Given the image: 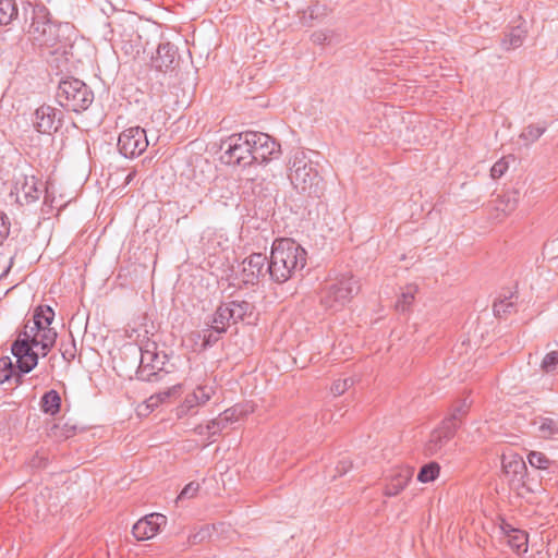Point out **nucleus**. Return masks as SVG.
I'll return each instance as SVG.
<instances>
[{"mask_svg": "<svg viewBox=\"0 0 558 558\" xmlns=\"http://www.w3.org/2000/svg\"><path fill=\"white\" fill-rule=\"evenodd\" d=\"M167 523V518L160 513H150L140 519L132 529V533L137 541L153 538L160 530V526Z\"/></svg>", "mask_w": 558, "mask_h": 558, "instance_id": "obj_14", "label": "nucleus"}, {"mask_svg": "<svg viewBox=\"0 0 558 558\" xmlns=\"http://www.w3.org/2000/svg\"><path fill=\"white\" fill-rule=\"evenodd\" d=\"M254 311L255 306L245 300L226 301L216 308L209 324L216 333L223 335L231 325L251 318Z\"/></svg>", "mask_w": 558, "mask_h": 558, "instance_id": "obj_6", "label": "nucleus"}, {"mask_svg": "<svg viewBox=\"0 0 558 558\" xmlns=\"http://www.w3.org/2000/svg\"><path fill=\"white\" fill-rule=\"evenodd\" d=\"M248 131L239 134H232L228 140L222 142L221 148H225L222 159L226 163L239 166H250L253 163L252 148Z\"/></svg>", "mask_w": 558, "mask_h": 558, "instance_id": "obj_7", "label": "nucleus"}, {"mask_svg": "<svg viewBox=\"0 0 558 558\" xmlns=\"http://www.w3.org/2000/svg\"><path fill=\"white\" fill-rule=\"evenodd\" d=\"M23 13L25 16V21L29 20L28 34L31 35V31H35L38 27V31L46 28V25H50L53 22L50 19V13L48 9L44 4H32L27 3L23 7Z\"/></svg>", "mask_w": 558, "mask_h": 558, "instance_id": "obj_15", "label": "nucleus"}, {"mask_svg": "<svg viewBox=\"0 0 558 558\" xmlns=\"http://www.w3.org/2000/svg\"><path fill=\"white\" fill-rule=\"evenodd\" d=\"M39 405L40 410L44 413L49 415H56L57 413H59L61 408L60 393L54 389L45 392L40 398Z\"/></svg>", "mask_w": 558, "mask_h": 558, "instance_id": "obj_24", "label": "nucleus"}, {"mask_svg": "<svg viewBox=\"0 0 558 558\" xmlns=\"http://www.w3.org/2000/svg\"><path fill=\"white\" fill-rule=\"evenodd\" d=\"M202 332V350H206L207 348L215 345L221 337V335H218L216 331H214V329L210 327V324H208V328L204 329Z\"/></svg>", "mask_w": 558, "mask_h": 558, "instance_id": "obj_36", "label": "nucleus"}, {"mask_svg": "<svg viewBox=\"0 0 558 558\" xmlns=\"http://www.w3.org/2000/svg\"><path fill=\"white\" fill-rule=\"evenodd\" d=\"M471 408V401L466 398L462 400H458L452 407L450 414L445 417L442 421H449V425H454L457 429L461 426L464 417L469 413Z\"/></svg>", "mask_w": 558, "mask_h": 558, "instance_id": "obj_23", "label": "nucleus"}, {"mask_svg": "<svg viewBox=\"0 0 558 558\" xmlns=\"http://www.w3.org/2000/svg\"><path fill=\"white\" fill-rule=\"evenodd\" d=\"M546 129V125L530 124L520 134V138L526 143H534L545 133Z\"/></svg>", "mask_w": 558, "mask_h": 558, "instance_id": "obj_32", "label": "nucleus"}, {"mask_svg": "<svg viewBox=\"0 0 558 558\" xmlns=\"http://www.w3.org/2000/svg\"><path fill=\"white\" fill-rule=\"evenodd\" d=\"M179 60L177 47L171 43H161L157 47L156 54L151 57V66L159 72L167 73L178 66Z\"/></svg>", "mask_w": 558, "mask_h": 558, "instance_id": "obj_13", "label": "nucleus"}, {"mask_svg": "<svg viewBox=\"0 0 558 558\" xmlns=\"http://www.w3.org/2000/svg\"><path fill=\"white\" fill-rule=\"evenodd\" d=\"M352 468V463L347 460H342L337 465V471L339 475L345 474Z\"/></svg>", "mask_w": 558, "mask_h": 558, "instance_id": "obj_45", "label": "nucleus"}, {"mask_svg": "<svg viewBox=\"0 0 558 558\" xmlns=\"http://www.w3.org/2000/svg\"><path fill=\"white\" fill-rule=\"evenodd\" d=\"M534 424L537 425V429L543 438H551L558 434V422L551 417H539Z\"/></svg>", "mask_w": 558, "mask_h": 558, "instance_id": "obj_30", "label": "nucleus"}, {"mask_svg": "<svg viewBox=\"0 0 558 558\" xmlns=\"http://www.w3.org/2000/svg\"><path fill=\"white\" fill-rule=\"evenodd\" d=\"M60 31L61 26L52 23L50 25H46V28L44 27L40 31H38V27L35 31H31V37L34 44L39 47L51 49V54L61 53L66 57L69 48H72V46L61 38Z\"/></svg>", "mask_w": 558, "mask_h": 558, "instance_id": "obj_8", "label": "nucleus"}, {"mask_svg": "<svg viewBox=\"0 0 558 558\" xmlns=\"http://www.w3.org/2000/svg\"><path fill=\"white\" fill-rule=\"evenodd\" d=\"M78 427L70 421L59 420L53 422L47 429L49 438L56 441L66 440L77 434Z\"/></svg>", "mask_w": 558, "mask_h": 558, "instance_id": "obj_20", "label": "nucleus"}, {"mask_svg": "<svg viewBox=\"0 0 558 558\" xmlns=\"http://www.w3.org/2000/svg\"><path fill=\"white\" fill-rule=\"evenodd\" d=\"M135 177H136V171H135V170L131 171V172L126 175V178H125V184L131 183Z\"/></svg>", "mask_w": 558, "mask_h": 558, "instance_id": "obj_47", "label": "nucleus"}, {"mask_svg": "<svg viewBox=\"0 0 558 558\" xmlns=\"http://www.w3.org/2000/svg\"><path fill=\"white\" fill-rule=\"evenodd\" d=\"M70 338L71 339L68 342L62 341L61 342V347H60V352L62 354V357L66 362L73 361L75 359V355H76L75 340L72 337V335L70 336Z\"/></svg>", "mask_w": 558, "mask_h": 558, "instance_id": "obj_35", "label": "nucleus"}, {"mask_svg": "<svg viewBox=\"0 0 558 558\" xmlns=\"http://www.w3.org/2000/svg\"><path fill=\"white\" fill-rule=\"evenodd\" d=\"M413 476V470L410 468H402L396 471L386 485L384 494L388 497L397 496L400 494L408 485L410 480Z\"/></svg>", "mask_w": 558, "mask_h": 558, "instance_id": "obj_19", "label": "nucleus"}, {"mask_svg": "<svg viewBox=\"0 0 558 558\" xmlns=\"http://www.w3.org/2000/svg\"><path fill=\"white\" fill-rule=\"evenodd\" d=\"M56 99L64 109L78 113L93 104L94 93L83 81L68 77L59 83Z\"/></svg>", "mask_w": 558, "mask_h": 558, "instance_id": "obj_4", "label": "nucleus"}, {"mask_svg": "<svg viewBox=\"0 0 558 558\" xmlns=\"http://www.w3.org/2000/svg\"><path fill=\"white\" fill-rule=\"evenodd\" d=\"M62 113L56 108L43 105L34 113L33 125L38 133L50 134L61 124Z\"/></svg>", "mask_w": 558, "mask_h": 558, "instance_id": "obj_11", "label": "nucleus"}, {"mask_svg": "<svg viewBox=\"0 0 558 558\" xmlns=\"http://www.w3.org/2000/svg\"><path fill=\"white\" fill-rule=\"evenodd\" d=\"M527 461L532 468L543 471H548L556 466L555 461L541 451H530L527 453Z\"/></svg>", "mask_w": 558, "mask_h": 558, "instance_id": "obj_29", "label": "nucleus"}, {"mask_svg": "<svg viewBox=\"0 0 558 558\" xmlns=\"http://www.w3.org/2000/svg\"><path fill=\"white\" fill-rule=\"evenodd\" d=\"M24 372L13 364L11 357H0V384H8L10 388H15L22 385Z\"/></svg>", "mask_w": 558, "mask_h": 558, "instance_id": "obj_18", "label": "nucleus"}, {"mask_svg": "<svg viewBox=\"0 0 558 558\" xmlns=\"http://www.w3.org/2000/svg\"><path fill=\"white\" fill-rule=\"evenodd\" d=\"M214 392H215V390H214L213 386H208V385L197 386L196 389L192 393L186 395L184 402L182 404V409L190 411L193 408L205 404L207 401L210 400Z\"/></svg>", "mask_w": 558, "mask_h": 558, "instance_id": "obj_21", "label": "nucleus"}, {"mask_svg": "<svg viewBox=\"0 0 558 558\" xmlns=\"http://www.w3.org/2000/svg\"><path fill=\"white\" fill-rule=\"evenodd\" d=\"M253 163H264L280 154V145L268 134L248 131Z\"/></svg>", "mask_w": 558, "mask_h": 558, "instance_id": "obj_10", "label": "nucleus"}, {"mask_svg": "<svg viewBox=\"0 0 558 558\" xmlns=\"http://www.w3.org/2000/svg\"><path fill=\"white\" fill-rule=\"evenodd\" d=\"M449 421H441L429 436L425 445V453L427 456H436L442 451L447 444L454 437L457 428L454 425H449Z\"/></svg>", "mask_w": 558, "mask_h": 558, "instance_id": "obj_12", "label": "nucleus"}, {"mask_svg": "<svg viewBox=\"0 0 558 558\" xmlns=\"http://www.w3.org/2000/svg\"><path fill=\"white\" fill-rule=\"evenodd\" d=\"M508 162L506 161L505 158H501L499 159L498 161H496L492 169H490V175L493 179H499L501 178L506 171L508 170Z\"/></svg>", "mask_w": 558, "mask_h": 558, "instance_id": "obj_40", "label": "nucleus"}, {"mask_svg": "<svg viewBox=\"0 0 558 558\" xmlns=\"http://www.w3.org/2000/svg\"><path fill=\"white\" fill-rule=\"evenodd\" d=\"M519 203V192L509 191L499 196L496 202V210L501 213L504 217L510 215L515 210Z\"/></svg>", "mask_w": 558, "mask_h": 558, "instance_id": "obj_25", "label": "nucleus"}, {"mask_svg": "<svg viewBox=\"0 0 558 558\" xmlns=\"http://www.w3.org/2000/svg\"><path fill=\"white\" fill-rule=\"evenodd\" d=\"M525 35L526 32L520 26L511 28L501 40L502 48L510 50L520 47L524 41Z\"/></svg>", "mask_w": 558, "mask_h": 558, "instance_id": "obj_27", "label": "nucleus"}, {"mask_svg": "<svg viewBox=\"0 0 558 558\" xmlns=\"http://www.w3.org/2000/svg\"><path fill=\"white\" fill-rule=\"evenodd\" d=\"M359 280L352 275H342L326 283L320 294L322 305L331 311H339L360 291Z\"/></svg>", "mask_w": 558, "mask_h": 558, "instance_id": "obj_5", "label": "nucleus"}, {"mask_svg": "<svg viewBox=\"0 0 558 558\" xmlns=\"http://www.w3.org/2000/svg\"><path fill=\"white\" fill-rule=\"evenodd\" d=\"M289 179L295 191L306 197H319L324 192L323 178L304 153L294 155Z\"/></svg>", "mask_w": 558, "mask_h": 558, "instance_id": "obj_3", "label": "nucleus"}, {"mask_svg": "<svg viewBox=\"0 0 558 558\" xmlns=\"http://www.w3.org/2000/svg\"><path fill=\"white\" fill-rule=\"evenodd\" d=\"M440 466L437 462H429L423 465L417 474V480L422 483L435 481L439 475Z\"/></svg>", "mask_w": 558, "mask_h": 558, "instance_id": "obj_31", "label": "nucleus"}, {"mask_svg": "<svg viewBox=\"0 0 558 558\" xmlns=\"http://www.w3.org/2000/svg\"><path fill=\"white\" fill-rule=\"evenodd\" d=\"M144 373H145V369H142V371L140 372V376H141V378L146 379V380H148V381L158 380V379H160V378H161V376L163 375V373H162V369H161V368H158V371H157V372H153V373L148 374L147 376H145V375H144Z\"/></svg>", "mask_w": 558, "mask_h": 558, "instance_id": "obj_44", "label": "nucleus"}, {"mask_svg": "<svg viewBox=\"0 0 558 558\" xmlns=\"http://www.w3.org/2000/svg\"><path fill=\"white\" fill-rule=\"evenodd\" d=\"M208 536H209V529L204 527V529H201L198 532L190 535L189 542H190V544L195 545V544L203 542Z\"/></svg>", "mask_w": 558, "mask_h": 558, "instance_id": "obj_43", "label": "nucleus"}, {"mask_svg": "<svg viewBox=\"0 0 558 558\" xmlns=\"http://www.w3.org/2000/svg\"><path fill=\"white\" fill-rule=\"evenodd\" d=\"M19 15L15 0H0V25H8Z\"/></svg>", "mask_w": 558, "mask_h": 558, "instance_id": "obj_28", "label": "nucleus"}, {"mask_svg": "<svg viewBox=\"0 0 558 558\" xmlns=\"http://www.w3.org/2000/svg\"><path fill=\"white\" fill-rule=\"evenodd\" d=\"M16 185L27 204L39 198L43 183L35 175H24L23 182H16Z\"/></svg>", "mask_w": 558, "mask_h": 558, "instance_id": "obj_22", "label": "nucleus"}, {"mask_svg": "<svg viewBox=\"0 0 558 558\" xmlns=\"http://www.w3.org/2000/svg\"><path fill=\"white\" fill-rule=\"evenodd\" d=\"M227 413H228V411H225V415H227ZM227 421H228V416H225L223 418H219V420H213L207 425L209 433L215 435L218 432H220L226 426Z\"/></svg>", "mask_w": 558, "mask_h": 558, "instance_id": "obj_42", "label": "nucleus"}, {"mask_svg": "<svg viewBox=\"0 0 558 558\" xmlns=\"http://www.w3.org/2000/svg\"><path fill=\"white\" fill-rule=\"evenodd\" d=\"M155 404H157V400L155 401V397H150V398L148 399V407H153V405H155Z\"/></svg>", "mask_w": 558, "mask_h": 558, "instance_id": "obj_48", "label": "nucleus"}, {"mask_svg": "<svg viewBox=\"0 0 558 558\" xmlns=\"http://www.w3.org/2000/svg\"><path fill=\"white\" fill-rule=\"evenodd\" d=\"M149 145L146 131L141 126L124 130L118 138L119 151L126 158L142 155Z\"/></svg>", "mask_w": 558, "mask_h": 558, "instance_id": "obj_9", "label": "nucleus"}, {"mask_svg": "<svg viewBox=\"0 0 558 558\" xmlns=\"http://www.w3.org/2000/svg\"><path fill=\"white\" fill-rule=\"evenodd\" d=\"M558 365V351L547 353L541 364V368L546 373H551Z\"/></svg>", "mask_w": 558, "mask_h": 558, "instance_id": "obj_37", "label": "nucleus"}, {"mask_svg": "<svg viewBox=\"0 0 558 558\" xmlns=\"http://www.w3.org/2000/svg\"><path fill=\"white\" fill-rule=\"evenodd\" d=\"M267 263L266 255L262 253H254L243 260V274L246 282H253L259 277H264L267 271L265 268Z\"/></svg>", "mask_w": 558, "mask_h": 558, "instance_id": "obj_17", "label": "nucleus"}, {"mask_svg": "<svg viewBox=\"0 0 558 558\" xmlns=\"http://www.w3.org/2000/svg\"><path fill=\"white\" fill-rule=\"evenodd\" d=\"M417 291H418L417 286L408 284L404 288V290L402 291L398 301L396 302V310L400 313H405V312L410 311Z\"/></svg>", "mask_w": 558, "mask_h": 558, "instance_id": "obj_26", "label": "nucleus"}, {"mask_svg": "<svg viewBox=\"0 0 558 558\" xmlns=\"http://www.w3.org/2000/svg\"><path fill=\"white\" fill-rule=\"evenodd\" d=\"M53 319V310L49 305H39L12 343V354L24 373L34 369L39 355L46 356L54 345L58 333L51 327Z\"/></svg>", "mask_w": 558, "mask_h": 558, "instance_id": "obj_1", "label": "nucleus"}, {"mask_svg": "<svg viewBox=\"0 0 558 558\" xmlns=\"http://www.w3.org/2000/svg\"><path fill=\"white\" fill-rule=\"evenodd\" d=\"M353 384H354V379L351 378V377L343 378V379H338V380L333 381V384L331 385V392L335 396H341L351 386H353Z\"/></svg>", "mask_w": 558, "mask_h": 558, "instance_id": "obj_38", "label": "nucleus"}, {"mask_svg": "<svg viewBox=\"0 0 558 558\" xmlns=\"http://www.w3.org/2000/svg\"><path fill=\"white\" fill-rule=\"evenodd\" d=\"M306 259V251L293 239H276L267 265L268 275L275 282L283 283L305 267Z\"/></svg>", "mask_w": 558, "mask_h": 558, "instance_id": "obj_2", "label": "nucleus"}, {"mask_svg": "<svg viewBox=\"0 0 558 558\" xmlns=\"http://www.w3.org/2000/svg\"><path fill=\"white\" fill-rule=\"evenodd\" d=\"M513 295L511 294L509 298L506 296L505 299H501L494 303L493 310L495 316L502 317L511 312V310L514 306V303L511 301Z\"/></svg>", "mask_w": 558, "mask_h": 558, "instance_id": "obj_34", "label": "nucleus"}, {"mask_svg": "<svg viewBox=\"0 0 558 558\" xmlns=\"http://www.w3.org/2000/svg\"><path fill=\"white\" fill-rule=\"evenodd\" d=\"M199 483L197 482H190L185 487L181 490L180 495L178 496L177 501H181L183 499H191L195 497L199 490Z\"/></svg>", "mask_w": 558, "mask_h": 558, "instance_id": "obj_39", "label": "nucleus"}, {"mask_svg": "<svg viewBox=\"0 0 558 558\" xmlns=\"http://www.w3.org/2000/svg\"><path fill=\"white\" fill-rule=\"evenodd\" d=\"M509 544L517 551L525 553L527 550V535L520 530H513V534L509 536Z\"/></svg>", "mask_w": 558, "mask_h": 558, "instance_id": "obj_33", "label": "nucleus"}, {"mask_svg": "<svg viewBox=\"0 0 558 558\" xmlns=\"http://www.w3.org/2000/svg\"><path fill=\"white\" fill-rule=\"evenodd\" d=\"M11 222L7 215L3 211H0V244L9 236L10 234Z\"/></svg>", "mask_w": 558, "mask_h": 558, "instance_id": "obj_41", "label": "nucleus"}, {"mask_svg": "<svg viewBox=\"0 0 558 558\" xmlns=\"http://www.w3.org/2000/svg\"><path fill=\"white\" fill-rule=\"evenodd\" d=\"M502 470L510 482L517 483L518 485L523 484V480L526 475V464L522 457L519 454H504Z\"/></svg>", "mask_w": 558, "mask_h": 558, "instance_id": "obj_16", "label": "nucleus"}, {"mask_svg": "<svg viewBox=\"0 0 558 558\" xmlns=\"http://www.w3.org/2000/svg\"><path fill=\"white\" fill-rule=\"evenodd\" d=\"M154 357H157V355L146 351V352L142 353L141 363L143 364L147 360H150L153 362Z\"/></svg>", "mask_w": 558, "mask_h": 558, "instance_id": "obj_46", "label": "nucleus"}]
</instances>
